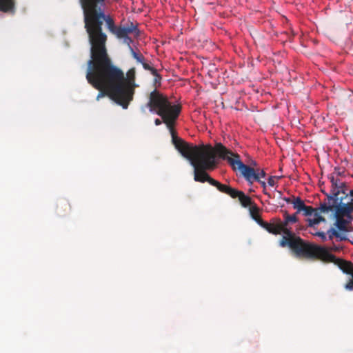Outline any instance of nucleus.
<instances>
[{
	"label": "nucleus",
	"instance_id": "1",
	"mask_svg": "<svg viewBox=\"0 0 353 353\" xmlns=\"http://www.w3.org/2000/svg\"><path fill=\"white\" fill-rule=\"evenodd\" d=\"M135 68H130L125 77L123 72L114 65L108 54L89 59L86 79L95 89H107L111 98L123 108L127 109L133 99L135 84Z\"/></svg>",
	"mask_w": 353,
	"mask_h": 353
},
{
	"label": "nucleus",
	"instance_id": "2",
	"mask_svg": "<svg viewBox=\"0 0 353 353\" xmlns=\"http://www.w3.org/2000/svg\"><path fill=\"white\" fill-rule=\"evenodd\" d=\"M179 108L174 107L169 115L160 114L167 124L172 135V143L181 154V155L190 161V164L194 167V179L195 181L204 183L208 182L210 184L213 179L206 172V170H213L217 165L216 155L219 158L227 160L230 157L232 151L225 147L221 143H216L214 148L211 145H193L184 141L178 137L174 130V126L179 116Z\"/></svg>",
	"mask_w": 353,
	"mask_h": 353
},
{
	"label": "nucleus",
	"instance_id": "3",
	"mask_svg": "<svg viewBox=\"0 0 353 353\" xmlns=\"http://www.w3.org/2000/svg\"><path fill=\"white\" fill-rule=\"evenodd\" d=\"M105 6H99L83 10L84 27L90 43V59H95L108 54L106 48L107 35L103 32L102 26L105 22L112 33L117 26L110 15L105 14Z\"/></svg>",
	"mask_w": 353,
	"mask_h": 353
},
{
	"label": "nucleus",
	"instance_id": "4",
	"mask_svg": "<svg viewBox=\"0 0 353 353\" xmlns=\"http://www.w3.org/2000/svg\"><path fill=\"white\" fill-rule=\"evenodd\" d=\"M325 195L326 199L319 206L321 212H334L339 216H350L353 212V199L348 195L345 182L332 176L330 192Z\"/></svg>",
	"mask_w": 353,
	"mask_h": 353
},
{
	"label": "nucleus",
	"instance_id": "5",
	"mask_svg": "<svg viewBox=\"0 0 353 353\" xmlns=\"http://www.w3.org/2000/svg\"><path fill=\"white\" fill-rule=\"evenodd\" d=\"M297 221L296 213L290 215L287 212H285L284 221H281L283 232L285 235L281 238L279 244L283 248L288 246L297 256L305 257L314 245L305 243L299 236H296L294 233L287 228L289 223H296Z\"/></svg>",
	"mask_w": 353,
	"mask_h": 353
},
{
	"label": "nucleus",
	"instance_id": "6",
	"mask_svg": "<svg viewBox=\"0 0 353 353\" xmlns=\"http://www.w3.org/2000/svg\"><path fill=\"white\" fill-rule=\"evenodd\" d=\"M146 106L150 109V112H155L157 114L161 117L162 120L159 119H156L154 120V123L156 125H159L162 123H164L167 125L163 119V117L159 114L160 111H162L163 114L166 115H169L170 112L174 107L179 108V114L181 111V106L179 104H172L167 97V96L161 93L157 89H154L150 93L148 97V102L146 104ZM168 126V125H166ZM168 128V127H167Z\"/></svg>",
	"mask_w": 353,
	"mask_h": 353
},
{
	"label": "nucleus",
	"instance_id": "7",
	"mask_svg": "<svg viewBox=\"0 0 353 353\" xmlns=\"http://www.w3.org/2000/svg\"><path fill=\"white\" fill-rule=\"evenodd\" d=\"M230 155V157L228 158V163L233 170H238L248 183L252 184L254 181H260L261 178H264L266 176V173L263 169L254 168L244 164L241 160L240 155L237 153H234L232 151V154Z\"/></svg>",
	"mask_w": 353,
	"mask_h": 353
},
{
	"label": "nucleus",
	"instance_id": "8",
	"mask_svg": "<svg viewBox=\"0 0 353 353\" xmlns=\"http://www.w3.org/2000/svg\"><path fill=\"white\" fill-rule=\"evenodd\" d=\"M305 257L320 259L325 263H334L344 273L351 275L353 274V264L350 261L337 259L325 248L314 245Z\"/></svg>",
	"mask_w": 353,
	"mask_h": 353
},
{
	"label": "nucleus",
	"instance_id": "9",
	"mask_svg": "<svg viewBox=\"0 0 353 353\" xmlns=\"http://www.w3.org/2000/svg\"><path fill=\"white\" fill-rule=\"evenodd\" d=\"M139 32L137 24L132 22H128L123 26H117L112 34L116 35L118 39H123L130 34H134V36H138Z\"/></svg>",
	"mask_w": 353,
	"mask_h": 353
},
{
	"label": "nucleus",
	"instance_id": "10",
	"mask_svg": "<svg viewBox=\"0 0 353 353\" xmlns=\"http://www.w3.org/2000/svg\"><path fill=\"white\" fill-rule=\"evenodd\" d=\"M259 225L266 230L269 233L277 235L283 232L281 221L280 219H272L270 223L261 221Z\"/></svg>",
	"mask_w": 353,
	"mask_h": 353
},
{
	"label": "nucleus",
	"instance_id": "11",
	"mask_svg": "<svg viewBox=\"0 0 353 353\" xmlns=\"http://www.w3.org/2000/svg\"><path fill=\"white\" fill-rule=\"evenodd\" d=\"M105 0H79L83 10L105 6Z\"/></svg>",
	"mask_w": 353,
	"mask_h": 353
},
{
	"label": "nucleus",
	"instance_id": "12",
	"mask_svg": "<svg viewBox=\"0 0 353 353\" xmlns=\"http://www.w3.org/2000/svg\"><path fill=\"white\" fill-rule=\"evenodd\" d=\"M233 199L238 198L241 204L244 208H247L248 206H252V199L244 194L243 192L238 190L236 189L233 196H232Z\"/></svg>",
	"mask_w": 353,
	"mask_h": 353
},
{
	"label": "nucleus",
	"instance_id": "13",
	"mask_svg": "<svg viewBox=\"0 0 353 353\" xmlns=\"http://www.w3.org/2000/svg\"><path fill=\"white\" fill-rule=\"evenodd\" d=\"M210 185L216 187L220 192L230 195L231 197L233 196L236 189L231 188L229 185L222 184L215 179H212L210 181Z\"/></svg>",
	"mask_w": 353,
	"mask_h": 353
},
{
	"label": "nucleus",
	"instance_id": "14",
	"mask_svg": "<svg viewBox=\"0 0 353 353\" xmlns=\"http://www.w3.org/2000/svg\"><path fill=\"white\" fill-rule=\"evenodd\" d=\"M57 210V213L59 215L64 216L70 212V205L68 202L63 201L58 204Z\"/></svg>",
	"mask_w": 353,
	"mask_h": 353
},
{
	"label": "nucleus",
	"instance_id": "15",
	"mask_svg": "<svg viewBox=\"0 0 353 353\" xmlns=\"http://www.w3.org/2000/svg\"><path fill=\"white\" fill-rule=\"evenodd\" d=\"M321 211L316 210L314 213V217L313 219H308V226L313 227L315 225L319 224L322 221H325V219L322 216L320 215Z\"/></svg>",
	"mask_w": 353,
	"mask_h": 353
},
{
	"label": "nucleus",
	"instance_id": "16",
	"mask_svg": "<svg viewBox=\"0 0 353 353\" xmlns=\"http://www.w3.org/2000/svg\"><path fill=\"white\" fill-rule=\"evenodd\" d=\"M335 217L336 218V225L340 230L345 231L347 221L343 219L345 216H339L337 213L334 212Z\"/></svg>",
	"mask_w": 353,
	"mask_h": 353
},
{
	"label": "nucleus",
	"instance_id": "17",
	"mask_svg": "<svg viewBox=\"0 0 353 353\" xmlns=\"http://www.w3.org/2000/svg\"><path fill=\"white\" fill-rule=\"evenodd\" d=\"M250 213L252 216V218L259 225V223H261V221H263L260 215H259V208L256 205H254L250 207Z\"/></svg>",
	"mask_w": 353,
	"mask_h": 353
},
{
	"label": "nucleus",
	"instance_id": "18",
	"mask_svg": "<svg viewBox=\"0 0 353 353\" xmlns=\"http://www.w3.org/2000/svg\"><path fill=\"white\" fill-rule=\"evenodd\" d=\"M292 205L294 209L296 210V214L301 212L305 205L304 201L300 197H294Z\"/></svg>",
	"mask_w": 353,
	"mask_h": 353
},
{
	"label": "nucleus",
	"instance_id": "19",
	"mask_svg": "<svg viewBox=\"0 0 353 353\" xmlns=\"http://www.w3.org/2000/svg\"><path fill=\"white\" fill-rule=\"evenodd\" d=\"M13 3L11 0H0V9L3 11H8L12 8Z\"/></svg>",
	"mask_w": 353,
	"mask_h": 353
},
{
	"label": "nucleus",
	"instance_id": "20",
	"mask_svg": "<svg viewBox=\"0 0 353 353\" xmlns=\"http://www.w3.org/2000/svg\"><path fill=\"white\" fill-rule=\"evenodd\" d=\"M130 51L132 56V57L136 59V61L139 63L143 62V61L145 60L144 57L142 54L137 52L134 50V49L132 48V46H130Z\"/></svg>",
	"mask_w": 353,
	"mask_h": 353
},
{
	"label": "nucleus",
	"instance_id": "21",
	"mask_svg": "<svg viewBox=\"0 0 353 353\" xmlns=\"http://www.w3.org/2000/svg\"><path fill=\"white\" fill-rule=\"evenodd\" d=\"M345 171L341 170L340 168L335 167L334 172L330 174L328 176L330 181H331V177L333 176L334 179H339V176H343Z\"/></svg>",
	"mask_w": 353,
	"mask_h": 353
},
{
	"label": "nucleus",
	"instance_id": "22",
	"mask_svg": "<svg viewBox=\"0 0 353 353\" xmlns=\"http://www.w3.org/2000/svg\"><path fill=\"white\" fill-rule=\"evenodd\" d=\"M316 210L320 211L319 208L318 209H314L312 206H307L305 205L304 206L303 209L302 210V212H303V214L305 216H310L313 213H314Z\"/></svg>",
	"mask_w": 353,
	"mask_h": 353
},
{
	"label": "nucleus",
	"instance_id": "23",
	"mask_svg": "<svg viewBox=\"0 0 353 353\" xmlns=\"http://www.w3.org/2000/svg\"><path fill=\"white\" fill-rule=\"evenodd\" d=\"M143 67V68L146 70H148L151 72V74L154 76H157V70L154 68L150 66L148 63L145 62V60L141 63Z\"/></svg>",
	"mask_w": 353,
	"mask_h": 353
},
{
	"label": "nucleus",
	"instance_id": "24",
	"mask_svg": "<svg viewBox=\"0 0 353 353\" xmlns=\"http://www.w3.org/2000/svg\"><path fill=\"white\" fill-rule=\"evenodd\" d=\"M327 234L330 239H332L334 236L340 237L341 240L345 239L344 237H341L340 234L334 228L328 230Z\"/></svg>",
	"mask_w": 353,
	"mask_h": 353
},
{
	"label": "nucleus",
	"instance_id": "25",
	"mask_svg": "<svg viewBox=\"0 0 353 353\" xmlns=\"http://www.w3.org/2000/svg\"><path fill=\"white\" fill-rule=\"evenodd\" d=\"M312 234L320 237L323 241H325L327 239L326 235L323 232H316L312 233Z\"/></svg>",
	"mask_w": 353,
	"mask_h": 353
},
{
	"label": "nucleus",
	"instance_id": "26",
	"mask_svg": "<svg viewBox=\"0 0 353 353\" xmlns=\"http://www.w3.org/2000/svg\"><path fill=\"white\" fill-rule=\"evenodd\" d=\"M123 43L127 44L128 47L131 46V43H132V39L129 37V35L126 36L125 37L123 38Z\"/></svg>",
	"mask_w": 353,
	"mask_h": 353
},
{
	"label": "nucleus",
	"instance_id": "27",
	"mask_svg": "<svg viewBox=\"0 0 353 353\" xmlns=\"http://www.w3.org/2000/svg\"><path fill=\"white\" fill-rule=\"evenodd\" d=\"M268 183L270 186H272V187L274 186L276 184L275 176H271L270 177H269Z\"/></svg>",
	"mask_w": 353,
	"mask_h": 353
},
{
	"label": "nucleus",
	"instance_id": "28",
	"mask_svg": "<svg viewBox=\"0 0 353 353\" xmlns=\"http://www.w3.org/2000/svg\"><path fill=\"white\" fill-rule=\"evenodd\" d=\"M99 91H100V92L98 94L97 97V99H99L101 97H103L106 92H108L110 96L111 97L110 92L107 89L101 90Z\"/></svg>",
	"mask_w": 353,
	"mask_h": 353
},
{
	"label": "nucleus",
	"instance_id": "29",
	"mask_svg": "<svg viewBox=\"0 0 353 353\" xmlns=\"http://www.w3.org/2000/svg\"><path fill=\"white\" fill-rule=\"evenodd\" d=\"M161 79V77L157 73V76H154V83H159Z\"/></svg>",
	"mask_w": 353,
	"mask_h": 353
},
{
	"label": "nucleus",
	"instance_id": "30",
	"mask_svg": "<svg viewBox=\"0 0 353 353\" xmlns=\"http://www.w3.org/2000/svg\"><path fill=\"white\" fill-rule=\"evenodd\" d=\"M248 166H250L252 168H257L256 166H257V163L255 161H252L250 165H248Z\"/></svg>",
	"mask_w": 353,
	"mask_h": 353
},
{
	"label": "nucleus",
	"instance_id": "31",
	"mask_svg": "<svg viewBox=\"0 0 353 353\" xmlns=\"http://www.w3.org/2000/svg\"><path fill=\"white\" fill-rule=\"evenodd\" d=\"M283 200H284L287 203H292V204L293 201H292L290 198L285 197V198H283Z\"/></svg>",
	"mask_w": 353,
	"mask_h": 353
},
{
	"label": "nucleus",
	"instance_id": "32",
	"mask_svg": "<svg viewBox=\"0 0 353 353\" xmlns=\"http://www.w3.org/2000/svg\"><path fill=\"white\" fill-rule=\"evenodd\" d=\"M258 182L261 185V186L263 188V189H265V188H266V183H265V181H261V180L260 179V181H258Z\"/></svg>",
	"mask_w": 353,
	"mask_h": 353
},
{
	"label": "nucleus",
	"instance_id": "33",
	"mask_svg": "<svg viewBox=\"0 0 353 353\" xmlns=\"http://www.w3.org/2000/svg\"><path fill=\"white\" fill-rule=\"evenodd\" d=\"M348 195L351 196V197L353 199V190H348Z\"/></svg>",
	"mask_w": 353,
	"mask_h": 353
},
{
	"label": "nucleus",
	"instance_id": "34",
	"mask_svg": "<svg viewBox=\"0 0 353 353\" xmlns=\"http://www.w3.org/2000/svg\"><path fill=\"white\" fill-rule=\"evenodd\" d=\"M321 192L325 194V193H327V192H325V190H321Z\"/></svg>",
	"mask_w": 353,
	"mask_h": 353
},
{
	"label": "nucleus",
	"instance_id": "35",
	"mask_svg": "<svg viewBox=\"0 0 353 353\" xmlns=\"http://www.w3.org/2000/svg\"><path fill=\"white\" fill-rule=\"evenodd\" d=\"M263 192H264L265 194H268V193L266 192L265 189H263Z\"/></svg>",
	"mask_w": 353,
	"mask_h": 353
},
{
	"label": "nucleus",
	"instance_id": "36",
	"mask_svg": "<svg viewBox=\"0 0 353 353\" xmlns=\"http://www.w3.org/2000/svg\"><path fill=\"white\" fill-rule=\"evenodd\" d=\"M334 250H338V248H335L333 249Z\"/></svg>",
	"mask_w": 353,
	"mask_h": 353
}]
</instances>
